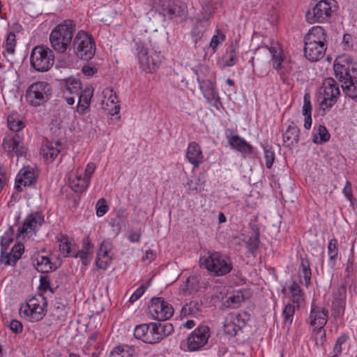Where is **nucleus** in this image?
Returning <instances> with one entry per match:
<instances>
[{"mask_svg": "<svg viewBox=\"0 0 357 357\" xmlns=\"http://www.w3.org/2000/svg\"><path fill=\"white\" fill-rule=\"evenodd\" d=\"M75 26L76 24L73 20H65L52 30L49 40L54 51L63 54L68 50H71Z\"/></svg>", "mask_w": 357, "mask_h": 357, "instance_id": "f257e3e1", "label": "nucleus"}, {"mask_svg": "<svg viewBox=\"0 0 357 357\" xmlns=\"http://www.w3.org/2000/svg\"><path fill=\"white\" fill-rule=\"evenodd\" d=\"M200 266L215 276H223L229 273L233 264L229 257L218 252H209L199 259Z\"/></svg>", "mask_w": 357, "mask_h": 357, "instance_id": "f03ea898", "label": "nucleus"}, {"mask_svg": "<svg viewBox=\"0 0 357 357\" xmlns=\"http://www.w3.org/2000/svg\"><path fill=\"white\" fill-rule=\"evenodd\" d=\"M266 47L271 55L269 63L277 71L280 79L286 83L293 70L291 61L286 57L282 46L278 42H272L270 46Z\"/></svg>", "mask_w": 357, "mask_h": 357, "instance_id": "7ed1b4c3", "label": "nucleus"}, {"mask_svg": "<svg viewBox=\"0 0 357 357\" xmlns=\"http://www.w3.org/2000/svg\"><path fill=\"white\" fill-rule=\"evenodd\" d=\"M328 318V311L326 308L312 304L309 322L312 327V336L317 344H323L326 341L324 326Z\"/></svg>", "mask_w": 357, "mask_h": 357, "instance_id": "20e7f679", "label": "nucleus"}, {"mask_svg": "<svg viewBox=\"0 0 357 357\" xmlns=\"http://www.w3.org/2000/svg\"><path fill=\"white\" fill-rule=\"evenodd\" d=\"M71 49L77 57L88 61L95 54V41L91 34L80 30L73 38Z\"/></svg>", "mask_w": 357, "mask_h": 357, "instance_id": "39448f33", "label": "nucleus"}, {"mask_svg": "<svg viewBox=\"0 0 357 357\" xmlns=\"http://www.w3.org/2000/svg\"><path fill=\"white\" fill-rule=\"evenodd\" d=\"M30 62L31 66L38 72L48 71L54 63L53 50L45 45H38L33 48Z\"/></svg>", "mask_w": 357, "mask_h": 357, "instance_id": "423d86ee", "label": "nucleus"}, {"mask_svg": "<svg viewBox=\"0 0 357 357\" xmlns=\"http://www.w3.org/2000/svg\"><path fill=\"white\" fill-rule=\"evenodd\" d=\"M52 87L46 82H36L31 84L26 91V99L33 107L43 105L51 97Z\"/></svg>", "mask_w": 357, "mask_h": 357, "instance_id": "0eeeda50", "label": "nucleus"}, {"mask_svg": "<svg viewBox=\"0 0 357 357\" xmlns=\"http://www.w3.org/2000/svg\"><path fill=\"white\" fill-rule=\"evenodd\" d=\"M159 6V13L165 18L176 22H181L187 18V6L179 0H160Z\"/></svg>", "mask_w": 357, "mask_h": 357, "instance_id": "6e6552de", "label": "nucleus"}, {"mask_svg": "<svg viewBox=\"0 0 357 357\" xmlns=\"http://www.w3.org/2000/svg\"><path fill=\"white\" fill-rule=\"evenodd\" d=\"M336 9L335 0H321L305 14L306 20L310 23H319L327 21Z\"/></svg>", "mask_w": 357, "mask_h": 357, "instance_id": "1a4fd4ad", "label": "nucleus"}, {"mask_svg": "<svg viewBox=\"0 0 357 357\" xmlns=\"http://www.w3.org/2000/svg\"><path fill=\"white\" fill-rule=\"evenodd\" d=\"M319 94L323 97L320 102L321 108L324 111L331 108L340 96V90L336 81L332 77L326 78L319 89Z\"/></svg>", "mask_w": 357, "mask_h": 357, "instance_id": "9d476101", "label": "nucleus"}, {"mask_svg": "<svg viewBox=\"0 0 357 357\" xmlns=\"http://www.w3.org/2000/svg\"><path fill=\"white\" fill-rule=\"evenodd\" d=\"M137 52L140 68L146 73L155 72L160 63L159 54L149 51L141 43H137Z\"/></svg>", "mask_w": 357, "mask_h": 357, "instance_id": "9b49d317", "label": "nucleus"}, {"mask_svg": "<svg viewBox=\"0 0 357 357\" xmlns=\"http://www.w3.org/2000/svg\"><path fill=\"white\" fill-rule=\"evenodd\" d=\"M151 317L157 321H162L170 319L174 314V308L171 304L161 297H155L149 305Z\"/></svg>", "mask_w": 357, "mask_h": 357, "instance_id": "f8f14e48", "label": "nucleus"}, {"mask_svg": "<svg viewBox=\"0 0 357 357\" xmlns=\"http://www.w3.org/2000/svg\"><path fill=\"white\" fill-rule=\"evenodd\" d=\"M44 304V298H32L21 305L20 314L30 321H38L45 315Z\"/></svg>", "mask_w": 357, "mask_h": 357, "instance_id": "ddd939ff", "label": "nucleus"}, {"mask_svg": "<svg viewBox=\"0 0 357 357\" xmlns=\"http://www.w3.org/2000/svg\"><path fill=\"white\" fill-rule=\"evenodd\" d=\"M197 81L199 83V89L207 102L216 109L220 110L222 107V104L220 101L215 83L210 79H201L199 77L197 78Z\"/></svg>", "mask_w": 357, "mask_h": 357, "instance_id": "4468645a", "label": "nucleus"}, {"mask_svg": "<svg viewBox=\"0 0 357 357\" xmlns=\"http://www.w3.org/2000/svg\"><path fill=\"white\" fill-rule=\"evenodd\" d=\"M209 337V328L206 326H199L188 337L189 350L195 351L200 349L207 343Z\"/></svg>", "mask_w": 357, "mask_h": 357, "instance_id": "2eb2a0df", "label": "nucleus"}, {"mask_svg": "<svg viewBox=\"0 0 357 357\" xmlns=\"http://www.w3.org/2000/svg\"><path fill=\"white\" fill-rule=\"evenodd\" d=\"M134 336L135 338L148 344H155L160 342L156 323L137 326L134 330Z\"/></svg>", "mask_w": 357, "mask_h": 357, "instance_id": "dca6fc26", "label": "nucleus"}, {"mask_svg": "<svg viewBox=\"0 0 357 357\" xmlns=\"http://www.w3.org/2000/svg\"><path fill=\"white\" fill-rule=\"evenodd\" d=\"M214 7L211 2L205 1L202 4V8L196 17V24L194 32L197 31V34L203 33L210 26V19L212 16Z\"/></svg>", "mask_w": 357, "mask_h": 357, "instance_id": "f3484780", "label": "nucleus"}, {"mask_svg": "<svg viewBox=\"0 0 357 357\" xmlns=\"http://www.w3.org/2000/svg\"><path fill=\"white\" fill-rule=\"evenodd\" d=\"M113 245L109 240H104L97 252L96 264L98 268L105 270L110 265L114 257Z\"/></svg>", "mask_w": 357, "mask_h": 357, "instance_id": "a211bd4d", "label": "nucleus"}, {"mask_svg": "<svg viewBox=\"0 0 357 357\" xmlns=\"http://www.w3.org/2000/svg\"><path fill=\"white\" fill-rule=\"evenodd\" d=\"M351 62V57L347 54L338 56L334 61L335 77L342 84L353 77L350 74Z\"/></svg>", "mask_w": 357, "mask_h": 357, "instance_id": "6ab92c4d", "label": "nucleus"}, {"mask_svg": "<svg viewBox=\"0 0 357 357\" xmlns=\"http://www.w3.org/2000/svg\"><path fill=\"white\" fill-rule=\"evenodd\" d=\"M37 182V174L30 167H23L17 174L15 178V188L22 192L24 188L35 185Z\"/></svg>", "mask_w": 357, "mask_h": 357, "instance_id": "aec40b11", "label": "nucleus"}, {"mask_svg": "<svg viewBox=\"0 0 357 357\" xmlns=\"http://www.w3.org/2000/svg\"><path fill=\"white\" fill-rule=\"evenodd\" d=\"M43 222L44 217L40 213L36 212L31 213L24 220L23 225L19 227L18 235L21 236L33 233Z\"/></svg>", "mask_w": 357, "mask_h": 357, "instance_id": "412c9836", "label": "nucleus"}, {"mask_svg": "<svg viewBox=\"0 0 357 357\" xmlns=\"http://www.w3.org/2000/svg\"><path fill=\"white\" fill-rule=\"evenodd\" d=\"M2 145L5 150L10 153H15L17 156H22L25 153L23 136L20 133H15L12 137H5Z\"/></svg>", "mask_w": 357, "mask_h": 357, "instance_id": "4be33fe9", "label": "nucleus"}, {"mask_svg": "<svg viewBox=\"0 0 357 357\" xmlns=\"http://www.w3.org/2000/svg\"><path fill=\"white\" fill-rule=\"evenodd\" d=\"M205 286L206 284L202 280L201 275H190L180 286L179 291L185 296L190 295L199 291L201 288L205 287Z\"/></svg>", "mask_w": 357, "mask_h": 357, "instance_id": "5701e85b", "label": "nucleus"}, {"mask_svg": "<svg viewBox=\"0 0 357 357\" xmlns=\"http://www.w3.org/2000/svg\"><path fill=\"white\" fill-rule=\"evenodd\" d=\"M226 137L229 144L232 149L241 153L244 156L253 153L254 149L252 145L238 135L227 134Z\"/></svg>", "mask_w": 357, "mask_h": 357, "instance_id": "b1692460", "label": "nucleus"}, {"mask_svg": "<svg viewBox=\"0 0 357 357\" xmlns=\"http://www.w3.org/2000/svg\"><path fill=\"white\" fill-rule=\"evenodd\" d=\"M326 44L305 43L304 53L305 57L311 61H317L321 59L326 50Z\"/></svg>", "mask_w": 357, "mask_h": 357, "instance_id": "393cba45", "label": "nucleus"}, {"mask_svg": "<svg viewBox=\"0 0 357 357\" xmlns=\"http://www.w3.org/2000/svg\"><path fill=\"white\" fill-rule=\"evenodd\" d=\"M186 158L195 168H198L204 161L200 146L195 142H190L186 150Z\"/></svg>", "mask_w": 357, "mask_h": 357, "instance_id": "a878e982", "label": "nucleus"}, {"mask_svg": "<svg viewBox=\"0 0 357 357\" xmlns=\"http://www.w3.org/2000/svg\"><path fill=\"white\" fill-rule=\"evenodd\" d=\"M32 262L36 269L42 273H50L57 268L49 257L40 254L35 255L32 258Z\"/></svg>", "mask_w": 357, "mask_h": 357, "instance_id": "bb28decb", "label": "nucleus"}, {"mask_svg": "<svg viewBox=\"0 0 357 357\" xmlns=\"http://www.w3.org/2000/svg\"><path fill=\"white\" fill-rule=\"evenodd\" d=\"M299 128L294 122H291L283 133L284 144L289 148L297 145L299 141Z\"/></svg>", "mask_w": 357, "mask_h": 357, "instance_id": "cd10ccee", "label": "nucleus"}, {"mask_svg": "<svg viewBox=\"0 0 357 357\" xmlns=\"http://www.w3.org/2000/svg\"><path fill=\"white\" fill-rule=\"evenodd\" d=\"M326 34L325 30L320 26L312 27L304 38L305 43L326 44Z\"/></svg>", "mask_w": 357, "mask_h": 357, "instance_id": "c85d7f7f", "label": "nucleus"}, {"mask_svg": "<svg viewBox=\"0 0 357 357\" xmlns=\"http://www.w3.org/2000/svg\"><path fill=\"white\" fill-rule=\"evenodd\" d=\"M283 292L289 296L294 303L299 307L304 301L303 294L300 286L296 282H292L289 286L283 289Z\"/></svg>", "mask_w": 357, "mask_h": 357, "instance_id": "c756f323", "label": "nucleus"}, {"mask_svg": "<svg viewBox=\"0 0 357 357\" xmlns=\"http://www.w3.org/2000/svg\"><path fill=\"white\" fill-rule=\"evenodd\" d=\"M60 142H47L43 145L40 154L47 160H54L61 152Z\"/></svg>", "mask_w": 357, "mask_h": 357, "instance_id": "7c9ffc66", "label": "nucleus"}, {"mask_svg": "<svg viewBox=\"0 0 357 357\" xmlns=\"http://www.w3.org/2000/svg\"><path fill=\"white\" fill-rule=\"evenodd\" d=\"M93 96V89L91 87H86L84 91H81L79 98L77 112L81 114H84L86 109L89 107L91 98Z\"/></svg>", "mask_w": 357, "mask_h": 357, "instance_id": "2f4dec72", "label": "nucleus"}, {"mask_svg": "<svg viewBox=\"0 0 357 357\" xmlns=\"http://www.w3.org/2000/svg\"><path fill=\"white\" fill-rule=\"evenodd\" d=\"M347 297V289L344 285L340 286L334 294L333 305L337 312L343 313L345 308V300Z\"/></svg>", "mask_w": 357, "mask_h": 357, "instance_id": "473e14b6", "label": "nucleus"}, {"mask_svg": "<svg viewBox=\"0 0 357 357\" xmlns=\"http://www.w3.org/2000/svg\"><path fill=\"white\" fill-rule=\"evenodd\" d=\"M342 88L346 96L357 102V77H352L342 84Z\"/></svg>", "mask_w": 357, "mask_h": 357, "instance_id": "72a5a7b5", "label": "nucleus"}, {"mask_svg": "<svg viewBox=\"0 0 357 357\" xmlns=\"http://www.w3.org/2000/svg\"><path fill=\"white\" fill-rule=\"evenodd\" d=\"M201 311V304L197 301H192L182 307L181 314L183 317H197L200 315Z\"/></svg>", "mask_w": 357, "mask_h": 357, "instance_id": "f704fd0d", "label": "nucleus"}, {"mask_svg": "<svg viewBox=\"0 0 357 357\" xmlns=\"http://www.w3.org/2000/svg\"><path fill=\"white\" fill-rule=\"evenodd\" d=\"M90 184L89 181V178H86L84 176H82V174H77L75 175V178H73L70 183V188L75 192H82L87 189Z\"/></svg>", "mask_w": 357, "mask_h": 357, "instance_id": "c9c22d12", "label": "nucleus"}, {"mask_svg": "<svg viewBox=\"0 0 357 357\" xmlns=\"http://www.w3.org/2000/svg\"><path fill=\"white\" fill-rule=\"evenodd\" d=\"M245 300V296L242 291H235L226 297L223 301V305L226 307H237Z\"/></svg>", "mask_w": 357, "mask_h": 357, "instance_id": "e433bc0d", "label": "nucleus"}, {"mask_svg": "<svg viewBox=\"0 0 357 357\" xmlns=\"http://www.w3.org/2000/svg\"><path fill=\"white\" fill-rule=\"evenodd\" d=\"M66 86V93L69 95L78 96L82 91V86L80 81L75 77H68L64 79Z\"/></svg>", "mask_w": 357, "mask_h": 357, "instance_id": "4c0bfd02", "label": "nucleus"}, {"mask_svg": "<svg viewBox=\"0 0 357 357\" xmlns=\"http://www.w3.org/2000/svg\"><path fill=\"white\" fill-rule=\"evenodd\" d=\"M301 268L300 277L303 279V281L301 280V282L304 283V284L307 287L311 282L312 272L310 262L307 259L302 258L301 259Z\"/></svg>", "mask_w": 357, "mask_h": 357, "instance_id": "58836bf2", "label": "nucleus"}, {"mask_svg": "<svg viewBox=\"0 0 357 357\" xmlns=\"http://www.w3.org/2000/svg\"><path fill=\"white\" fill-rule=\"evenodd\" d=\"M328 255L329 257L328 264L331 268H334L338 255V243L337 239L332 238L329 241L328 244Z\"/></svg>", "mask_w": 357, "mask_h": 357, "instance_id": "ea45409f", "label": "nucleus"}, {"mask_svg": "<svg viewBox=\"0 0 357 357\" xmlns=\"http://www.w3.org/2000/svg\"><path fill=\"white\" fill-rule=\"evenodd\" d=\"M135 349L127 345L117 346L110 352L109 357H134Z\"/></svg>", "mask_w": 357, "mask_h": 357, "instance_id": "a19ab883", "label": "nucleus"}, {"mask_svg": "<svg viewBox=\"0 0 357 357\" xmlns=\"http://www.w3.org/2000/svg\"><path fill=\"white\" fill-rule=\"evenodd\" d=\"M331 135L324 126L319 125L313 135L312 142L317 144H321L330 139Z\"/></svg>", "mask_w": 357, "mask_h": 357, "instance_id": "79ce46f5", "label": "nucleus"}, {"mask_svg": "<svg viewBox=\"0 0 357 357\" xmlns=\"http://www.w3.org/2000/svg\"><path fill=\"white\" fill-rule=\"evenodd\" d=\"M8 126L10 130L20 133L24 126V122L20 119L17 114H11L8 116Z\"/></svg>", "mask_w": 357, "mask_h": 357, "instance_id": "37998d69", "label": "nucleus"}, {"mask_svg": "<svg viewBox=\"0 0 357 357\" xmlns=\"http://www.w3.org/2000/svg\"><path fill=\"white\" fill-rule=\"evenodd\" d=\"M205 181L201 176H196L187 182L188 190L192 193L200 192L204 186Z\"/></svg>", "mask_w": 357, "mask_h": 357, "instance_id": "c03bdc74", "label": "nucleus"}, {"mask_svg": "<svg viewBox=\"0 0 357 357\" xmlns=\"http://www.w3.org/2000/svg\"><path fill=\"white\" fill-rule=\"evenodd\" d=\"M104 94H105V98L107 96H108V98L107 99V102H105V104L107 106L109 105V103L114 105V109H112L109 112V113L112 115L117 114L119 112V110H120V105H116L117 102H118V100H117V96H116V93H114L112 90L107 89V90H105L104 91Z\"/></svg>", "mask_w": 357, "mask_h": 357, "instance_id": "a18cd8bd", "label": "nucleus"}, {"mask_svg": "<svg viewBox=\"0 0 357 357\" xmlns=\"http://www.w3.org/2000/svg\"><path fill=\"white\" fill-rule=\"evenodd\" d=\"M228 321L231 323L233 321L237 326L238 328L241 330L245 325V319L247 317V314L244 312L243 314L240 313H230L227 316Z\"/></svg>", "mask_w": 357, "mask_h": 357, "instance_id": "49530a36", "label": "nucleus"}, {"mask_svg": "<svg viewBox=\"0 0 357 357\" xmlns=\"http://www.w3.org/2000/svg\"><path fill=\"white\" fill-rule=\"evenodd\" d=\"M264 158L266 160V166L268 169H271L275 160V152L272 146L266 144L263 146Z\"/></svg>", "mask_w": 357, "mask_h": 357, "instance_id": "de8ad7c7", "label": "nucleus"}, {"mask_svg": "<svg viewBox=\"0 0 357 357\" xmlns=\"http://www.w3.org/2000/svg\"><path fill=\"white\" fill-rule=\"evenodd\" d=\"M226 38V36L220 29L216 30V33L212 37L209 47L215 52L219 45L222 44Z\"/></svg>", "mask_w": 357, "mask_h": 357, "instance_id": "09e8293b", "label": "nucleus"}, {"mask_svg": "<svg viewBox=\"0 0 357 357\" xmlns=\"http://www.w3.org/2000/svg\"><path fill=\"white\" fill-rule=\"evenodd\" d=\"M295 313V306L289 303L287 304L282 312V317L285 325L290 326L292 324Z\"/></svg>", "mask_w": 357, "mask_h": 357, "instance_id": "8fccbe9b", "label": "nucleus"}, {"mask_svg": "<svg viewBox=\"0 0 357 357\" xmlns=\"http://www.w3.org/2000/svg\"><path fill=\"white\" fill-rule=\"evenodd\" d=\"M174 331L173 326L170 324H157V333L158 334L160 341L166 336L169 335Z\"/></svg>", "mask_w": 357, "mask_h": 357, "instance_id": "3c124183", "label": "nucleus"}, {"mask_svg": "<svg viewBox=\"0 0 357 357\" xmlns=\"http://www.w3.org/2000/svg\"><path fill=\"white\" fill-rule=\"evenodd\" d=\"M259 245V234L258 232L255 236L250 237L247 242V248L252 256L255 257Z\"/></svg>", "mask_w": 357, "mask_h": 357, "instance_id": "603ef678", "label": "nucleus"}, {"mask_svg": "<svg viewBox=\"0 0 357 357\" xmlns=\"http://www.w3.org/2000/svg\"><path fill=\"white\" fill-rule=\"evenodd\" d=\"M16 46V36L13 32H10L6 38L5 43V49L6 53L13 55L15 52Z\"/></svg>", "mask_w": 357, "mask_h": 357, "instance_id": "864d4df0", "label": "nucleus"}, {"mask_svg": "<svg viewBox=\"0 0 357 357\" xmlns=\"http://www.w3.org/2000/svg\"><path fill=\"white\" fill-rule=\"evenodd\" d=\"M237 52L233 47L228 49L223 56L225 66H233L236 63Z\"/></svg>", "mask_w": 357, "mask_h": 357, "instance_id": "5fc2aeb1", "label": "nucleus"}, {"mask_svg": "<svg viewBox=\"0 0 357 357\" xmlns=\"http://www.w3.org/2000/svg\"><path fill=\"white\" fill-rule=\"evenodd\" d=\"M17 261L13 258V255L8 250H1L0 264L6 266H14Z\"/></svg>", "mask_w": 357, "mask_h": 357, "instance_id": "6e6d98bb", "label": "nucleus"}, {"mask_svg": "<svg viewBox=\"0 0 357 357\" xmlns=\"http://www.w3.org/2000/svg\"><path fill=\"white\" fill-rule=\"evenodd\" d=\"M123 223V215L118 213L116 216L112 218L109 222V226L112 228L113 231L118 234L121 230Z\"/></svg>", "mask_w": 357, "mask_h": 357, "instance_id": "4d7b16f0", "label": "nucleus"}, {"mask_svg": "<svg viewBox=\"0 0 357 357\" xmlns=\"http://www.w3.org/2000/svg\"><path fill=\"white\" fill-rule=\"evenodd\" d=\"M59 251L61 255L64 257H68L70 253V243L68 241V238L66 236H63L60 241Z\"/></svg>", "mask_w": 357, "mask_h": 357, "instance_id": "13d9d810", "label": "nucleus"}, {"mask_svg": "<svg viewBox=\"0 0 357 357\" xmlns=\"http://www.w3.org/2000/svg\"><path fill=\"white\" fill-rule=\"evenodd\" d=\"M224 331L227 334L231 336H235L240 329L233 321H231V323L229 322L228 317H227L224 324Z\"/></svg>", "mask_w": 357, "mask_h": 357, "instance_id": "bf43d9fd", "label": "nucleus"}, {"mask_svg": "<svg viewBox=\"0 0 357 357\" xmlns=\"http://www.w3.org/2000/svg\"><path fill=\"white\" fill-rule=\"evenodd\" d=\"M96 215L98 217L103 216L108 211V206L106 204V201L104 198L100 199L96 205Z\"/></svg>", "mask_w": 357, "mask_h": 357, "instance_id": "052dcab7", "label": "nucleus"}, {"mask_svg": "<svg viewBox=\"0 0 357 357\" xmlns=\"http://www.w3.org/2000/svg\"><path fill=\"white\" fill-rule=\"evenodd\" d=\"M24 252V246L22 243H17L12 248L10 252L13 258L17 261Z\"/></svg>", "mask_w": 357, "mask_h": 357, "instance_id": "680f3d73", "label": "nucleus"}, {"mask_svg": "<svg viewBox=\"0 0 357 357\" xmlns=\"http://www.w3.org/2000/svg\"><path fill=\"white\" fill-rule=\"evenodd\" d=\"M303 105L302 108V114L304 116H307L308 115L312 114V105L310 100V96L309 94L306 93L304 96L303 98Z\"/></svg>", "mask_w": 357, "mask_h": 357, "instance_id": "e2e57ef3", "label": "nucleus"}, {"mask_svg": "<svg viewBox=\"0 0 357 357\" xmlns=\"http://www.w3.org/2000/svg\"><path fill=\"white\" fill-rule=\"evenodd\" d=\"M142 231L139 229H130L128 232V239L131 243H139L142 236Z\"/></svg>", "mask_w": 357, "mask_h": 357, "instance_id": "0e129e2a", "label": "nucleus"}, {"mask_svg": "<svg viewBox=\"0 0 357 357\" xmlns=\"http://www.w3.org/2000/svg\"><path fill=\"white\" fill-rule=\"evenodd\" d=\"M146 289V287L144 285H141L131 295L130 297V302L133 303L136 301H137L145 292Z\"/></svg>", "mask_w": 357, "mask_h": 357, "instance_id": "69168bd1", "label": "nucleus"}, {"mask_svg": "<svg viewBox=\"0 0 357 357\" xmlns=\"http://www.w3.org/2000/svg\"><path fill=\"white\" fill-rule=\"evenodd\" d=\"M8 326L10 331L17 334L22 333L23 329L22 323L17 319L11 320Z\"/></svg>", "mask_w": 357, "mask_h": 357, "instance_id": "338daca9", "label": "nucleus"}, {"mask_svg": "<svg viewBox=\"0 0 357 357\" xmlns=\"http://www.w3.org/2000/svg\"><path fill=\"white\" fill-rule=\"evenodd\" d=\"M12 242L13 238L10 237L9 234H5L1 238V250H8V248Z\"/></svg>", "mask_w": 357, "mask_h": 357, "instance_id": "774afa93", "label": "nucleus"}]
</instances>
